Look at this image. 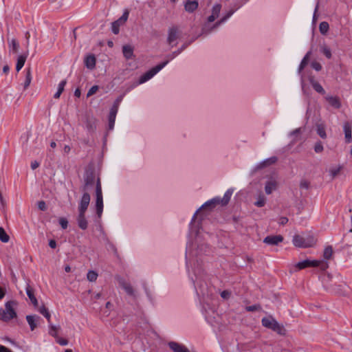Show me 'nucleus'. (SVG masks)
I'll use <instances>...</instances> for the list:
<instances>
[{
	"mask_svg": "<svg viewBox=\"0 0 352 352\" xmlns=\"http://www.w3.org/2000/svg\"><path fill=\"white\" fill-rule=\"evenodd\" d=\"M9 240V235L6 233L3 228L0 227V241L3 243H8Z\"/></svg>",
	"mask_w": 352,
	"mask_h": 352,
	"instance_id": "473e14b6",
	"label": "nucleus"
},
{
	"mask_svg": "<svg viewBox=\"0 0 352 352\" xmlns=\"http://www.w3.org/2000/svg\"><path fill=\"white\" fill-rule=\"evenodd\" d=\"M38 208L41 210L45 211L46 210V208H47L45 202L44 201H38Z\"/></svg>",
	"mask_w": 352,
	"mask_h": 352,
	"instance_id": "864d4df0",
	"label": "nucleus"
},
{
	"mask_svg": "<svg viewBox=\"0 0 352 352\" xmlns=\"http://www.w3.org/2000/svg\"><path fill=\"white\" fill-rule=\"evenodd\" d=\"M118 111V107H116V106H112V107L110 109L109 113L116 116Z\"/></svg>",
	"mask_w": 352,
	"mask_h": 352,
	"instance_id": "052dcab7",
	"label": "nucleus"
},
{
	"mask_svg": "<svg viewBox=\"0 0 352 352\" xmlns=\"http://www.w3.org/2000/svg\"><path fill=\"white\" fill-rule=\"evenodd\" d=\"M116 116L109 113V120H111V122H115Z\"/></svg>",
	"mask_w": 352,
	"mask_h": 352,
	"instance_id": "69168bd1",
	"label": "nucleus"
},
{
	"mask_svg": "<svg viewBox=\"0 0 352 352\" xmlns=\"http://www.w3.org/2000/svg\"><path fill=\"white\" fill-rule=\"evenodd\" d=\"M85 212H79L77 219L78 225L82 230H86L87 228L88 223L85 218Z\"/></svg>",
	"mask_w": 352,
	"mask_h": 352,
	"instance_id": "aec40b11",
	"label": "nucleus"
},
{
	"mask_svg": "<svg viewBox=\"0 0 352 352\" xmlns=\"http://www.w3.org/2000/svg\"><path fill=\"white\" fill-rule=\"evenodd\" d=\"M309 82L313 87V89L318 93L324 95L325 94V91L322 87V85L314 80L313 77L309 78Z\"/></svg>",
	"mask_w": 352,
	"mask_h": 352,
	"instance_id": "b1692460",
	"label": "nucleus"
},
{
	"mask_svg": "<svg viewBox=\"0 0 352 352\" xmlns=\"http://www.w3.org/2000/svg\"><path fill=\"white\" fill-rule=\"evenodd\" d=\"M38 311L40 312V314H41L43 316H44L45 314V313H47L49 312L47 308H46L44 305L38 308Z\"/></svg>",
	"mask_w": 352,
	"mask_h": 352,
	"instance_id": "5fc2aeb1",
	"label": "nucleus"
},
{
	"mask_svg": "<svg viewBox=\"0 0 352 352\" xmlns=\"http://www.w3.org/2000/svg\"><path fill=\"white\" fill-rule=\"evenodd\" d=\"M56 341L61 346H66L68 344V340L67 339L60 338L59 336L56 338Z\"/></svg>",
	"mask_w": 352,
	"mask_h": 352,
	"instance_id": "de8ad7c7",
	"label": "nucleus"
},
{
	"mask_svg": "<svg viewBox=\"0 0 352 352\" xmlns=\"http://www.w3.org/2000/svg\"><path fill=\"white\" fill-rule=\"evenodd\" d=\"M190 259L189 261H187V265L188 266V263H193V267H192V272L195 276V278L191 276L190 278L192 279L195 287L197 291V287L199 288L200 292L203 296L205 295V292H204V286L205 283L204 280V270L199 263V261L197 259H194L193 257L197 256V250L196 251H191L188 248Z\"/></svg>",
	"mask_w": 352,
	"mask_h": 352,
	"instance_id": "f257e3e1",
	"label": "nucleus"
},
{
	"mask_svg": "<svg viewBox=\"0 0 352 352\" xmlns=\"http://www.w3.org/2000/svg\"><path fill=\"white\" fill-rule=\"evenodd\" d=\"M185 48H186V45H184L182 47V48H181L180 50H177V51H175V52H173V53H172V54H168V55L167 56V58H168V60H168V61H169L170 60H173V58H175L177 55H179V54L182 52V51L183 50H184Z\"/></svg>",
	"mask_w": 352,
	"mask_h": 352,
	"instance_id": "a19ab883",
	"label": "nucleus"
},
{
	"mask_svg": "<svg viewBox=\"0 0 352 352\" xmlns=\"http://www.w3.org/2000/svg\"><path fill=\"white\" fill-rule=\"evenodd\" d=\"M300 188H308V187H309V184H308V182H305H305H302L300 183Z\"/></svg>",
	"mask_w": 352,
	"mask_h": 352,
	"instance_id": "0e129e2a",
	"label": "nucleus"
},
{
	"mask_svg": "<svg viewBox=\"0 0 352 352\" xmlns=\"http://www.w3.org/2000/svg\"><path fill=\"white\" fill-rule=\"evenodd\" d=\"M129 15V12L126 10L118 20L111 23V31L113 34H118L120 32V27L127 21Z\"/></svg>",
	"mask_w": 352,
	"mask_h": 352,
	"instance_id": "6e6552de",
	"label": "nucleus"
},
{
	"mask_svg": "<svg viewBox=\"0 0 352 352\" xmlns=\"http://www.w3.org/2000/svg\"><path fill=\"white\" fill-rule=\"evenodd\" d=\"M26 293H27V295L29 297L30 300L32 302V304L36 306L38 305V301L34 295L33 289L30 286L27 287Z\"/></svg>",
	"mask_w": 352,
	"mask_h": 352,
	"instance_id": "c756f323",
	"label": "nucleus"
},
{
	"mask_svg": "<svg viewBox=\"0 0 352 352\" xmlns=\"http://www.w3.org/2000/svg\"><path fill=\"white\" fill-rule=\"evenodd\" d=\"M261 309V306L258 305H254L251 306H247L245 310L248 311H254Z\"/></svg>",
	"mask_w": 352,
	"mask_h": 352,
	"instance_id": "09e8293b",
	"label": "nucleus"
},
{
	"mask_svg": "<svg viewBox=\"0 0 352 352\" xmlns=\"http://www.w3.org/2000/svg\"><path fill=\"white\" fill-rule=\"evenodd\" d=\"M119 285L124 289V291L128 295L131 296H135V291L130 283H126L123 279H120L119 280Z\"/></svg>",
	"mask_w": 352,
	"mask_h": 352,
	"instance_id": "a211bd4d",
	"label": "nucleus"
},
{
	"mask_svg": "<svg viewBox=\"0 0 352 352\" xmlns=\"http://www.w3.org/2000/svg\"><path fill=\"white\" fill-rule=\"evenodd\" d=\"M300 133H301V129L300 128H298V129H296L295 130L292 131L290 133V135L291 136H294V135H299Z\"/></svg>",
	"mask_w": 352,
	"mask_h": 352,
	"instance_id": "6e6d98bb",
	"label": "nucleus"
},
{
	"mask_svg": "<svg viewBox=\"0 0 352 352\" xmlns=\"http://www.w3.org/2000/svg\"><path fill=\"white\" fill-rule=\"evenodd\" d=\"M233 13H234V10H230L219 21L216 22L210 28H209L208 25L206 24L202 28V34L210 33L212 30L218 28L221 24L226 22L233 14Z\"/></svg>",
	"mask_w": 352,
	"mask_h": 352,
	"instance_id": "1a4fd4ad",
	"label": "nucleus"
},
{
	"mask_svg": "<svg viewBox=\"0 0 352 352\" xmlns=\"http://www.w3.org/2000/svg\"><path fill=\"white\" fill-rule=\"evenodd\" d=\"M5 289L0 287V300L2 299L5 296Z\"/></svg>",
	"mask_w": 352,
	"mask_h": 352,
	"instance_id": "338daca9",
	"label": "nucleus"
},
{
	"mask_svg": "<svg viewBox=\"0 0 352 352\" xmlns=\"http://www.w3.org/2000/svg\"><path fill=\"white\" fill-rule=\"evenodd\" d=\"M276 161H277V157H270V158L265 160L263 162V166H267V165L273 164L276 163Z\"/></svg>",
	"mask_w": 352,
	"mask_h": 352,
	"instance_id": "37998d69",
	"label": "nucleus"
},
{
	"mask_svg": "<svg viewBox=\"0 0 352 352\" xmlns=\"http://www.w3.org/2000/svg\"><path fill=\"white\" fill-rule=\"evenodd\" d=\"M233 193V190L232 189H228L224 194L223 195V197L222 199L219 198V197H214L208 201H206L205 204H204L202 205V206L196 211V212L194 214L192 218V221H191V223H192V221H194L197 217V213L199 212V211L201 209V208H214L215 206L218 205V204H221L222 206H225L226 205L230 198H231V196Z\"/></svg>",
	"mask_w": 352,
	"mask_h": 352,
	"instance_id": "f03ea898",
	"label": "nucleus"
},
{
	"mask_svg": "<svg viewBox=\"0 0 352 352\" xmlns=\"http://www.w3.org/2000/svg\"><path fill=\"white\" fill-rule=\"evenodd\" d=\"M8 45L10 50L12 51L13 53L16 54L18 52L19 45L15 38L8 40Z\"/></svg>",
	"mask_w": 352,
	"mask_h": 352,
	"instance_id": "cd10ccee",
	"label": "nucleus"
},
{
	"mask_svg": "<svg viewBox=\"0 0 352 352\" xmlns=\"http://www.w3.org/2000/svg\"><path fill=\"white\" fill-rule=\"evenodd\" d=\"M329 23L327 22L323 21L320 23L319 30L322 34H325L329 30Z\"/></svg>",
	"mask_w": 352,
	"mask_h": 352,
	"instance_id": "e433bc0d",
	"label": "nucleus"
},
{
	"mask_svg": "<svg viewBox=\"0 0 352 352\" xmlns=\"http://www.w3.org/2000/svg\"><path fill=\"white\" fill-rule=\"evenodd\" d=\"M221 9V5L219 3L215 4L212 9V14L208 18V22L212 23L217 18L219 17Z\"/></svg>",
	"mask_w": 352,
	"mask_h": 352,
	"instance_id": "f3484780",
	"label": "nucleus"
},
{
	"mask_svg": "<svg viewBox=\"0 0 352 352\" xmlns=\"http://www.w3.org/2000/svg\"><path fill=\"white\" fill-rule=\"evenodd\" d=\"M96 58L94 55H89L85 59V66L90 69H93L96 66Z\"/></svg>",
	"mask_w": 352,
	"mask_h": 352,
	"instance_id": "a878e982",
	"label": "nucleus"
},
{
	"mask_svg": "<svg viewBox=\"0 0 352 352\" xmlns=\"http://www.w3.org/2000/svg\"><path fill=\"white\" fill-rule=\"evenodd\" d=\"M0 352H12V351L5 346L0 344Z\"/></svg>",
	"mask_w": 352,
	"mask_h": 352,
	"instance_id": "bf43d9fd",
	"label": "nucleus"
},
{
	"mask_svg": "<svg viewBox=\"0 0 352 352\" xmlns=\"http://www.w3.org/2000/svg\"><path fill=\"white\" fill-rule=\"evenodd\" d=\"M70 150H71V148H70V146H68V145H65V146H64L63 151H64V152H65V153H69V151H70Z\"/></svg>",
	"mask_w": 352,
	"mask_h": 352,
	"instance_id": "774afa93",
	"label": "nucleus"
},
{
	"mask_svg": "<svg viewBox=\"0 0 352 352\" xmlns=\"http://www.w3.org/2000/svg\"><path fill=\"white\" fill-rule=\"evenodd\" d=\"M230 296H231V292L228 290H224L221 292V296L223 299L227 300V299L230 298Z\"/></svg>",
	"mask_w": 352,
	"mask_h": 352,
	"instance_id": "603ef678",
	"label": "nucleus"
},
{
	"mask_svg": "<svg viewBox=\"0 0 352 352\" xmlns=\"http://www.w3.org/2000/svg\"><path fill=\"white\" fill-rule=\"evenodd\" d=\"M320 263H321V261H317V260L310 261V260L307 259V260H304L300 262H298V263L296 264L295 267L298 270H302V269H305L307 267H318V266H319Z\"/></svg>",
	"mask_w": 352,
	"mask_h": 352,
	"instance_id": "9b49d317",
	"label": "nucleus"
},
{
	"mask_svg": "<svg viewBox=\"0 0 352 352\" xmlns=\"http://www.w3.org/2000/svg\"><path fill=\"white\" fill-rule=\"evenodd\" d=\"M96 213L98 217H100L103 211V197L102 187L100 179H97L96 187Z\"/></svg>",
	"mask_w": 352,
	"mask_h": 352,
	"instance_id": "423d86ee",
	"label": "nucleus"
},
{
	"mask_svg": "<svg viewBox=\"0 0 352 352\" xmlns=\"http://www.w3.org/2000/svg\"><path fill=\"white\" fill-rule=\"evenodd\" d=\"M311 67L315 69L316 71H320L322 69V65H320V63L317 62V61H313L311 64Z\"/></svg>",
	"mask_w": 352,
	"mask_h": 352,
	"instance_id": "8fccbe9b",
	"label": "nucleus"
},
{
	"mask_svg": "<svg viewBox=\"0 0 352 352\" xmlns=\"http://www.w3.org/2000/svg\"><path fill=\"white\" fill-rule=\"evenodd\" d=\"M344 138L346 143H351L352 142V126L349 122H346L344 124Z\"/></svg>",
	"mask_w": 352,
	"mask_h": 352,
	"instance_id": "6ab92c4d",
	"label": "nucleus"
},
{
	"mask_svg": "<svg viewBox=\"0 0 352 352\" xmlns=\"http://www.w3.org/2000/svg\"><path fill=\"white\" fill-rule=\"evenodd\" d=\"M179 37V30L177 27H172L168 30L167 42L172 47L175 45V41Z\"/></svg>",
	"mask_w": 352,
	"mask_h": 352,
	"instance_id": "f8f14e48",
	"label": "nucleus"
},
{
	"mask_svg": "<svg viewBox=\"0 0 352 352\" xmlns=\"http://www.w3.org/2000/svg\"><path fill=\"white\" fill-rule=\"evenodd\" d=\"M287 222H288V219L285 217H280L279 219V221H278L279 224H280V225H285Z\"/></svg>",
	"mask_w": 352,
	"mask_h": 352,
	"instance_id": "4d7b16f0",
	"label": "nucleus"
},
{
	"mask_svg": "<svg viewBox=\"0 0 352 352\" xmlns=\"http://www.w3.org/2000/svg\"><path fill=\"white\" fill-rule=\"evenodd\" d=\"M199 6L197 1H187L184 4V9L188 12H193Z\"/></svg>",
	"mask_w": 352,
	"mask_h": 352,
	"instance_id": "4be33fe9",
	"label": "nucleus"
},
{
	"mask_svg": "<svg viewBox=\"0 0 352 352\" xmlns=\"http://www.w3.org/2000/svg\"><path fill=\"white\" fill-rule=\"evenodd\" d=\"M17 303L15 300H10L6 302L5 309H0V320L8 322L16 317L14 307Z\"/></svg>",
	"mask_w": 352,
	"mask_h": 352,
	"instance_id": "20e7f679",
	"label": "nucleus"
},
{
	"mask_svg": "<svg viewBox=\"0 0 352 352\" xmlns=\"http://www.w3.org/2000/svg\"><path fill=\"white\" fill-rule=\"evenodd\" d=\"M261 323L263 327L276 332L279 335H285L286 330L285 327L271 316L262 318Z\"/></svg>",
	"mask_w": 352,
	"mask_h": 352,
	"instance_id": "39448f33",
	"label": "nucleus"
},
{
	"mask_svg": "<svg viewBox=\"0 0 352 352\" xmlns=\"http://www.w3.org/2000/svg\"><path fill=\"white\" fill-rule=\"evenodd\" d=\"M67 81L65 80H63L60 82L58 86L57 91L54 94V98H59L61 94L64 91L65 86L66 85Z\"/></svg>",
	"mask_w": 352,
	"mask_h": 352,
	"instance_id": "7c9ffc66",
	"label": "nucleus"
},
{
	"mask_svg": "<svg viewBox=\"0 0 352 352\" xmlns=\"http://www.w3.org/2000/svg\"><path fill=\"white\" fill-rule=\"evenodd\" d=\"M321 52L323 53V54L327 58H331V50L326 45H323L321 47Z\"/></svg>",
	"mask_w": 352,
	"mask_h": 352,
	"instance_id": "79ce46f5",
	"label": "nucleus"
},
{
	"mask_svg": "<svg viewBox=\"0 0 352 352\" xmlns=\"http://www.w3.org/2000/svg\"><path fill=\"white\" fill-rule=\"evenodd\" d=\"M292 242L294 246L300 248H307L314 246L316 240L312 235H300L296 234L294 236Z\"/></svg>",
	"mask_w": 352,
	"mask_h": 352,
	"instance_id": "7ed1b4c3",
	"label": "nucleus"
},
{
	"mask_svg": "<svg viewBox=\"0 0 352 352\" xmlns=\"http://www.w3.org/2000/svg\"><path fill=\"white\" fill-rule=\"evenodd\" d=\"M266 203V198L263 194H260L258 196L257 201L254 203V205L257 207H263Z\"/></svg>",
	"mask_w": 352,
	"mask_h": 352,
	"instance_id": "72a5a7b5",
	"label": "nucleus"
},
{
	"mask_svg": "<svg viewBox=\"0 0 352 352\" xmlns=\"http://www.w3.org/2000/svg\"><path fill=\"white\" fill-rule=\"evenodd\" d=\"M49 245H50V247L51 248H53V249L56 248V241H54L53 239L50 240L49 241Z\"/></svg>",
	"mask_w": 352,
	"mask_h": 352,
	"instance_id": "e2e57ef3",
	"label": "nucleus"
},
{
	"mask_svg": "<svg viewBox=\"0 0 352 352\" xmlns=\"http://www.w3.org/2000/svg\"><path fill=\"white\" fill-rule=\"evenodd\" d=\"M324 148L321 142H317L314 146V151L317 153L322 152Z\"/></svg>",
	"mask_w": 352,
	"mask_h": 352,
	"instance_id": "c03bdc74",
	"label": "nucleus"
},
{
	"mask_svg": "<svg viewBox=\"0 0 352 352\" xmlns=\"http://www.w3.org/2000/svg\"><path fill=\"white\" fill-rule=\"evenodd\" d=\"M278 183L277 180L274 178H270L268 179L265 186V191L267 195H270L276 190L278 188Z\"/></svg>",
	"mask_w": 352,
	"mask_h": 352,
	"instance_id": "4468645a",
	"label": "nucleus"
},
{
	"mask_svg": "<svg viewBox=\"0 0 352 352\" xmlns=\"http://www.w3.org/2000/svg\"><path fill=\"white\" fill-rule=\"evenodd\" d=\"M168 344L170 349L174 352H190L186 346L178 342H170Z\"/></svg>",
	"mask_w": 352,
	"mask_h": 352,
	"instance_id": "dca6fc26",
	"label": "nucleus"
},
{
	"mask_svg": "<svg viewBox=\"0 0 352 352\" xmlns=\"http://www.w3.org/2000/svg\"><path fill=\"white\" fill-rule=\"evenodd\" d=\"M332 254H333V249H332L331 246L327 247L324 249V253H323V256H324V258L329 259L331 257Z\"/></svg>",
	"mask_w": 352,
	"mask_h": 352,
	"instance_id": "ea45409f",
	"label": "nucleus"
},
{
	"mask_svg": "<svg viewBox=\"0 0 352 352\" xmlns=\"http://www.w3.org/2000/svg\"><path fill=\"white\" fill-rule=\"evenodd\" d=\"M283 241L281 235H270L263 239V242L268 245H276Z\"/></svg>",
	"mask_w": 352,
	"mask_h": 352,
	"instance_id": "2eb2a0df",
	"label": "nucleus"
},
{
	"mask_svg": "<svg viewBox=\"0 0 352 352\" xmlns=\"http://www.w3.org/2000/svg\"><path fill=\"white\" fill-rule=\"evenodd\" d=\"M325 99L335 109H339L341 107L340 98L337 96H327Z\"/></svg>",
	"mask_w": 352,
	"mask_h": 352,
	"instance_id": "412c9836",
	"label": "nucleus"
},
{
	"mask_svg": "<svg viewBox=\"0 0 352 352\" xmlns=\"http://www.w3.org/2000/svg\"><path fill=\"white\" fill-rule=\"evenodd\" d=\"M28 54H23L20 55L17 58V63L16 65V69L17 72L20 71L21 68L23 67L26 58H27Z\"/></svg>",
	"mask_w": 352,
	"mask_h": 352,
	"instance_id": "c85d7f7f",
	"label": "nucleus"
},
{
	"mask_svg": "<svg viewBox=\"0 0 352 352\" xmlns=\"http://www.w3.org/2000/svg\"><path fill=\"white\" fill-rule=\"evenodd\" d=\"M40 319V317L36 315L27 316L26 320L30 325V329L34 331L37 327V321Z\"/></svg>",
	"mask_w": 352,
	"mask_h": 352,
	"instance_id": "5701e85b",
	"label": "nucleus"
},
{
	"mask_svg": "<svg viewBox=\"0 0 352 352\" xmlns=\"http://www.w3.org/2000/svg\"><path fill=\"white\" fill-rule=\"evenodd\" d=\"M233 13H234V10H230L219 21L216 22L210 28H209L208 25L206 24L202 28V34L210 33L212 30L218 28L221 24L226 22L233 14Z\"/></svg>",
	"mask_w": 352,
	"mask_h": 352,
	"instance_id": "9d476101",
	"label": "nucleus"
},
{
	"mask_svg": "<svg viewBox=\"0 0 352 352\" xmlns=\"http://www.w3.org/2000/svg\"><path fill=\"white\" fill-rule=\"evenodd\" d=\"M98 90V85H94L92 86L89 90L88 91L87 94V97H89L92 95H94V94L96 93V91Z\"/></svg>",
	"mask_w": 352,
	"mask_h": 352,
	"instance_id": "a18cd8bd",
	"label": "nucleus"
},
{
	"mask_svg": "<svg viewBox=\"0 0 352 352\" xmlns=\"http://www.w3.org/2000/svg\"><path fill=\"white\" fill-rule=\"evenodd\" d=\"M98 278V274L93 270H90L88 272L87 274V278L90 282H94Z\"/></svg>",
	"mask_w": 352,
	"mask_h": 352,
	"instance_id": "4c0bfd02",
	"label": "nucleus"
},
{
	"mask_svg": "<svg viewBox=\"0 0 352 352\" xmlns=\"http://www.w3.org/2000/svg\"><path fill=\"white\" fill-rule=\"evenodd\" d=\"M94 176L92 175H87L85 179V186L84 190H87L88 187L94 183Z\"/></svg>",
	"mask_w": 352,
	"mask_h": 352,
	"instance_id": "f704fd0d",
	"label": "nucleus"
},
{
	"mask_svg": "<svg viewBox=\"0 0 352 352\" xmlns=\"http://www.w3.org/2000/svg\"><path fill=\"white\" fill-rule=\"evenodd\" d=\"M168 63V60H166L155 67L151 69L149 71L144 74L139 79V83L142 84L147 80H150L157 73H158L162 68H164Z\"/></svg>",
	"mask_w": 352,
	"mask_h": 352,
	"instance_id": "0eeeda50",
	"label": "nucleus"
},
{
	"mask_svg": "<svg viewBox=\"0 0 352 352\" xmlns=\"http://www.w3.org/2000/svg\"><path fill=\"white\" fill-rule=\"evenodd\" d=\"M39 166V163L36 161L32 162L31 163V168L32 170L37 168Z\"/></svg>",
	"mask_w": 352,
	"mask_h": 352,
	"instance_id": "680f3d73",
	"label": "nucleus"
},
{
	"mask_svg": "<svg viewBox=\"0 0 352 352\" xmlns=\"http://www.w3.org/2000/svg\"><path fill=\"white\" fill-rule=\"evenodd\" d=\"M311 54V52L310 51L308 52L302 58L298 67V73H300L305 67L307 65Z\"/></svg>",
	"mask_w": 352,
	"mask_h": 352,
	"instance_id": "2f4dec72",
	"label": "nucleus"
},
{
	"mask_svg": "<svg viewBox=\"0 0 352 352\" xmlns=\"http://www.w3.org/2000/svg\"><path fill=\"white\" fill-rule=\"evenodd\" d=\"M340 167L332 168L329 170V173L332 177H335L340 172Z\"/></svg>",
	"mask_w": 352,
	"mask_h": 352,
	"instance_id": "3c124183",
	"label": "nucleus"
},
{
	"mask_svg": "<svg viewBox=\"0 0 352 352\" xmlns=\"http://www.w3.org/2000/svg\"><path fill=\"white\" fill-rule=\"evenodd\" d=\"M122 53L126 59H131L133 56V47L130 45H125L122 47Z\"/></svg>",
	"mask_w": 352,
	"mask_h": 352,
	"instance_id": "393cba45",
	"label": "nucleus"
},
{
	"mask_svg": "<svg viewBox=\"0 0 352 352\" xmlns=\"http://www.w3.org/2000/svg\"><path fill=\"white\" fill-rule=\"evenodd\" d=\"M59 329V327H56L55 325H53L52 324H49V333L54 338H56L58 337V331Z\"/></svg>",
	"mask_w": 352,
	"mask_h": 352,
	"instance_id": "c9c22d12",
	"label": "nucleus"
},
{
	"mask_svg": "<svg viewBox=\"0 0 352 352\" xmlns=\"http://www.w3.org/2000/svg\"><path fill=\"white\" fill-rule=\"evenodd\" d=\"M90 202V195L88 192H84L78 206V212H86Z\"/></svg>",
	"mask_w": 352,
	"mask_h": 352,
	"instance_id": "ddd939ff",
	"label": "nucleus"
},
{
	"mask_svg": "<svg viewBox=\"0 0 352 352\" xmlns=\"http://www.w3.org/2000/svg\"><path fill=\"white\" fill-rule=\"evenodd\" d=\"M31 80H32V75H31L30 69H28L26 76H25V80L24 82V89H26L28 87V86L30 85V84L31 82Z\"/></svg>",
	"mask_w": 352,
	"mask_h": 352,
	"instance_id": "58836bf2",
	"label": "nucleus"
},
{
	"mask_svg": "<svg viewBox=\"0 0 352 352\" xmlns=\"http://www.w3.org/2000/svg\"><path fill=\"white\" fill-rule=\"evenodd\" d=\"M59 223L63 229H66L68 226V221L64 217H60L58 220Z\"/></svg>",
	"mask_w": 352,
	"mask_h": 352,
	"instance_id": "49530a36",
	"label": "nucleus"
},
{
	"mask_svg": "<svg viewBox=\"0 0 352 352\" xmlns=\"http://www.w3.org/2000/svg\"><path fill=\"white\" fill-rule=\"evenodd\" d=\"M316 132L321 138L325 139L327 138L325 125L323 123H318L316 124Z\"/></svg>",
	"mask_w": 352,
	"mask_h": 352,
	"instance_id": "bb28decb",
	"label": "nucleus"
},
{
	"mask_svg": "<svg viewBox=\"0 0 352 352\" xmlns=\"http://www.w3.org/2000/svg\"><path fill=\"white\" fill-rule=\"evenodd\" d=\"M122 100V96H119L114 102L113 106H116V107L119 108V105Z\"/></svg>",
	"mask_w": 352,
	"mask_h": 352,
	"instance_id": "13d9d810",
	"label": "nucleus"
}]
</instances>
